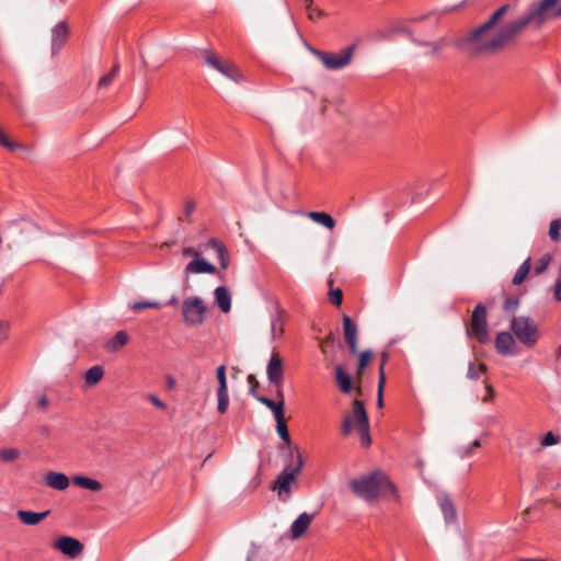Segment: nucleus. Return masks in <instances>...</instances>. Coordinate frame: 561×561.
Returning a JSON list of instances; mask_svg holds the SVG:
<instances>
[{
  "label": "nucleus",
  "mask_w": 561,
  "mask_h": 561,
  "mask_svg": "<svg viewBox=\"0 0 561 561\" xmlns=\"http://www.w3.org/2000/svg\"><path fill=\"white\" fill-rule=\"evenodd\" d=\"M557 0H536L530 3L527 12L499 30L497 23L510 11L511 5L504 4L490 16L488 21L472 30L467 36L455 42L457 47L466 49L472 56L494 54L502 50L528 26L540 28L551 22L552 18L561 14Z\"/></svg>",
  "instance_id": "obj_1"
},
{
  "label": "nucleus",
  "mask_w": 561,
  "mask_h": 561,
  "mask_svg": "<svg viewBox=\"0 0 561 561\" xmlns=\"http://www.w3.org/2000/svg\"><path fill=\"white\" fill-rule=\"evenodd\" d=\"M348 486L357 497L369 504L375 503L385 490L392 494L397 492L396 486L381 471H374L354 478L348 482Z\"/></svg>",
  "instance_id": "obj_2"
},
{
  "label": "nucleus",
  "mask_w": 561,
  "mask_h": 561,
  "mask_svg": "<svg viewBox=\"0 0 561 561\" xmlns=\"http://www.w3.org/2000/svg\"><path fill=\"white\" fill-rule=\"evenodd\" d=\"M37 227L34 222L20 219L11 222L7 229L0 233V243H7L9 249L21 245L31 240L36 233Z\"/></svg>",
  "instance_id": "obj_3"
},
{
  "label": "nucleus",
  "mask_w": 561,
  "mask_h": 561,
  "mask_svg": "<svg viewBox=\"0 0 561 561\" xmlns=\"http://www.w3.org/2000/svg\"><path fill=\"white\" fill-rule=\"evenodd\" d=\"M297 459L294 462V458L290 462L285 466L284 470L277 477L274 482V490L277 491V495L282 501H287L291 493V485L296 484L297 477L301 472L304 462L299 449L295 448Z\"/></svg>",
  "instance_id": "obj_4"
},
{
  "label": "nucleus",
  "mask_w": 561,
  "mask_h": 561,
  "mask_svg": "<svg viewBox=\"0 0 561 561\" xmlns=\"http://www.w3.org/2000/svg\"><path fill=\"white\" fill-rule=\"evenodd\" d=\"M510 329L513 335L526 347H533L538 342V325L530 317L513 316Z\"/></svg>",
  "instance_id": "obj_5"
},
{
  "label": "nucleus",
  "mask_w": 561,
  "mask_h": 561,
  "mask_svg": "<svg viewBox=\"0 0 561 561\" xmlns=\"http://www.w3.org/2000/svg\"><path fill=\"white\" fill-rule=\"evenodd\" d=\"M308 49L329 70H341L348 66L355 53V45L341 49L339 53L322 51L308 46Z\"/></svg>",
  "instance_id": "obj_6"
},
{
  "label": "nucleus",
  "mask_w": 561,
  "mask_h": 561,
  "mask_svg": "<svg viewBox=\"0 0 561 561\" xmlns=\"http://www.w3.org/2000/svg\"><path fill=\"white\" fill-rule=\"evenodd\" d=\"M181 311L186 325L198 327L204 322L208 307L201 297L191 296L182 301Z\"/></svg>",
  "instance_id": "obj_7"
},
{
  "label": "nucleus",
  "mask_w": 561,
  "mask_h": 561,
  "mask_svg": "<svg viewBox=\"0 0 561 561\" xmlns=\"http://www.w3.org/2000/svg\"><path fill=\"white\" fill-rule=\"evenodd\" d=\"M392 34H403L407 35L410 41L416 46L426 47L427 51L424 53L425 57L435 58L437 57L444 47L448 45V41L446 37H439L435 41H426L414 34L412 30L407 27L403 24H397L391 27Z\"/></svg>",
  "instance_id": "obj_8"
},
{
  "label": "nucleus",
  "mask_w": 561,
  "mask_h": 561,
  "mask_svg": "<svg viewBox=\"0 0 561 561\" xmlns=\"http://www.w3.org/2000/svg\"><path fill=\"white\" fill-rule=\"evenodd\" d=\"M467 333L480 343H485L489 340L486 308L482 304L474 307Z\"/></svg>",
  "instance_id": "obj_9"
},
{
  "label": "nucleus",
  "mask_w": 561,
  "mask_h": 561,
  "mask_svg": "<svg viewBox=\"0 0 561 561\" xmlns=\"http://www.w3.org/2000/svg\"><path fill=\"white\" fill-rule=\"evenodd\" d=\"M369 424L365 404L362 400H354L352 403V414L345 415L342 423V434L347 436L353 428Z\"/></svg>",
  "instance_id": "obj_10"
},
{
  "label": "nucleus",
  "mask_w": 561,
  "mask_h": 561,
  "mask_svg": "<svg viewBox=\"0 0 561 561\" xmlns=\"http://www.w3.org/2000/svg\"><path fill=\"white\" fill-rule=\"evenodd\" d=\"M205 61L209 67L216 69L230 80L234 82L242 80V75L233 64L222 62L214 53H208Z\"/></svg>",
  "instance_id": "obj_11"
},
{
  "label": "nucleus",
  "mask_w": 561,
  "mask_h": 561,
  "mask_svg": "<svg viewBox=\"0 0 561 561\" xmlns=\"http://www.w3.org/2000/svg\"><path fill=\"white\" fill-rule=\"evenodd\" d=\"M54 548L65 556L75 559L83 551V545L76 538L62 536L54 542Z\"/></svg>",
  "instance_id": "obj_12"
},
{
  "label": "nucleus",
  "mask_w": 561,
  "mask_h": 561,
  "mask_svg": "<svg viewBox=\"0 0 561 561\" xmlns=\"http://www.w3.org/2000/svg\"><path fill=\"white\" fill-rule=\"evenodd\" d=\"M266 375L268 381L278 388L283 385L284 370H283V358L276 352H273L266 367Z\"/></svg>",
  "instance_id": "obj_13"
},
{
  "label": "nucleus",
  "mask_w": 561,
  "mask_h": 561,
  "mask_svg": "<svg viewBox=\"0 0 561 561\" xmlns=\"http://www.w3.org/2000/svg\"><path fill=\"white\" fill-rule=\"evenodd\" d=\"M335 382L339 389L345 394L351 393L353 390H355L357 396L363 394L360 382L355 380L356 386H353L351 376L345 371L342 365L335 366Z\"/></svg>",
  "instance_id": "obj_14"
},
{
  "label": "nucleus",
  "mask_w": 561,
  "mask_h": 561,
  "mask_svg": "<svg viewBox=\"0 0 561 561\" xmlns=\"http://www.w3.org/2000/svg\"><path fill=\"white\" fill-rule=\"evenodd\" d=\"M217 379H218L217 411L219 413H225L229 405V394H228V386H227V378H226V367L224 365H220L217 368Z\"/></svg>",
  "instance_id": "obj_15"
},
{
  "label": "nucleus",
  "mask_w": 561,
  "mask_h": 561,
  "mask_svg": "<svg viewBox=\"0 0 561 561\" xmlns=\"http://www.w3.org/2000/svg\"><path fill=\"white\" fill-rule=\"evenodd\" d=\"M343 332L345 342L348 345L350 352L352 354L358 353L357 345V327L348 316L343 317Z\"/></svg>",
  "instance_id": "obj_16"
},
{
  "label": "nucleus",
  "mask_w": 561,
  "mask_h": 561,
  "mask_svg": "<svg viewBox=\"0 0 561 561\" xmlns=\"http://www.w3.org/2000/svg\"><path fill=\"white\" fill-rule=\"evenodd\" d=\"M69 35V28L65 22H59L51 30V56L59 53Z\"/></svg>",
  "instance_id": "obj_17"
},
{
  "label": "nucleus",
  "mask_w": 561,
  "mask_h": 561,
  "mask_svg": "<svg viewBox=\"0 0 561 561\" xmlns=\"http://www.w3.org/2000/svg\"><path fill=\"white\" fill-rule=\"evenodd\" d=\"M495 348L502 355H515L516 342L513 333L500 332L495 339Z\"/></svg>",
  "instance_id": "obj_18"
},
{
  "label": "nucleus",
  "mask_w": 561,
  "mask_h": 561,
  "mask_svg": "<svg viewBox=\"0 0 561 561\" xmlns=\"http://www.w3.org/2000/svg\"><path fill=\"white\" fill-rule=\"evenodd\" d=\"M214 274L216 273V266L208 263L206 260L198 257H195L192 260L184 270V274L187 277L190 274Z\"/></svg>",
  "instance_id": "obj_19"
},
{
  "label": "nucleus",
  "mask_w": 561,
  "mask_h": 561,
  "mask_svg": "<svg viewBox=\"0 0 561 561\" xmlns=\"http://www.w3.org/2000/svg\"><path fill=\"white\" fill-rule=\"evenodd\" d=\"M44 482L51 489L65 491L70 484L69 478L61 472L48 471L44 477Z\"/></svg>",
  "instance_id": "obj_20"
},
{
  "label": "nucleus",
  "mask_w": 561,
  "mask_h": 561,
  "mask_svg": "<svg viewBox=\"0 0 561 561\" xmlns=\"http://www.w3.org/2000/svg\"><path fill=\"white\" fill-rule=\"evenodd\" d=\"M276 432L278 436L284 440L285 445L280 447V450L286 451L289 459L294 458V450L290 449V435L287 428L285 416L276 419Z\"/></svg>",
  "instance_id": "obj_21"
},
{
  "label": "nucleus",
  "mask_w": 561,
  "mask_h": 561,
  "mask_svg": "<svg viewBox=\"0 0 561 561\" xmlns=\"http://www.w3.org/2000/svg\"><path fill=\"white\" fill-rule=\"evenodd\" d=\"M313 516V514L302 513L294 520L290 527L293 539H298L305 534L310 526Z\"/></svg>",
  "instance_id": "obj_22"
},
{
  "label": "nucleus",
  "mask_w": 561,
  "mask_h": 561,
  "mask_svg": "<svg viewBox=\"0 0 561 561\" xmlns=\"http://www.w3.org/2000/svg\"><path fill=\"white\" fill-rule=\"evenodd\" d=\"M301 214L304 216L308 217L309 219H311L313 222H316L318 225H321V226L325 227L329 230H333L335 228V220L328 213H323V211H305V213H301Z\"/></svg>",
  "instance_id": "obj_23"
},
{
  "label": "nucleus",
  "mask_w": 561,
  "mask_h": 561,
  "mask_svg": "<svg viewBox=\"0 0 561 561\" xmlns=\"http://www.w3.org/2000/svg\"><path fill=\"white\" fill-rule=\"evenodd\" d=\"M49 511L36 513L32 511L19 510L16 515L23 524L33 526L44 520L49 515Z\"/></svg>",
  "instance_id": "obj_24"
},
{
  "label": "nucleus",
  "mask_w": 561,
  "mask_h": 561,
  "mask_svg": "<svg viewBox=\"0 0 561 561\" xmlns=\"http://www.w3.org/2000/svg\"><path fill=\"white\" fill-rule=\"evenodd\" d=\"M215 300L220 310L225 313L229 312L231 310V295L229 290L224 287L219 286L215 289Z\"/></svg>",
  "instance_id": "obj_25"
},
{
  "label": "nucleus",
  "mask_w": 561,
  "mask_h": 561,
  "mask_svg": "<svg viewBox=\"0 0 561 561\" xmlns=\"http://www.w3.org/2000/svg\"><path fill=\"white\" fill-rule=\"evenodd\" d=\"M438 504L447 523L455 522L457 519V512L454 503L447 495H439Z\"/></svg>",
  "instance_id": "obj_26"
},
{
  "label": "nucleus",
  "mask_w": 561,
  "mask_h": 561,
  "mask_svg": "<svg viewBox=\"0 0 561 561\" xmlns=\"http://www.w3.org/2000/svg\"><path fill=\"white\" fill-rule=\"evenodd\" d=\"M207 247L215 250L219 260L220 266L227 268L229 265L228 250L222 242L213 238L207 242Z\"/></svg>",
  "instance_id": "obj_27"
},
{
  "label": "nucleus",
  "mask_w": 561,
  "mask_h": 561,
  "mask_svg": "<svg viewBox=\"0 0 561 561\" xmlns=\"http://www.w3.org/2000/svg\"><path fill=\"white\" fill-rule=\"evenodd\" d=\"M128 341H129V336H128L127 332L118 331L110 341L106 342L105 348L108 352L114 353V352L119 351L122 347H124L128 343Z\"/></svg>",
  "instance_id": "obj_28"
},
{
  "label": "nucleus",
  "mask_w": 561,
  "mask_h": 561,
  "mask_svg": "<svg viewBox=\"0 0 561 561\" xmlns=\"http://www.w3.org/2000/svg\"><path fill=\"white\" fill-rule=\"evenodd\" d=\"M72 482L75 485L93 491L99 492L102 490V484L98 480L91 479L84 476H75L72 478Z\"/></svg>",
  "instance_id": "obj_29"
},
{
  "label": "nucleus",
  "mask_w": 561,
  "mask_h": 561,
  "mask_svg": "<svg viewBox=\"0 0 561 561\" xmlns=\"http://www.w3.org/2000/svg\"><path fill=\"white\" fill-rule=\"evenodd\" d=\"M255 400H257L260 403L264 404L267 409H270L275 420L284 416V403L278 401H273L266 397L263 396H255Z\"/></svg>",
  "instance_id": "obj_30"
},
{
  "label": "nucleus",
  "mask_w": 561,
  "mask_h": 561,
  "mask_svg": "<svg viewBox=\"0 0 561 561\" xmlns=\"http://www.w3.org/2000/svg\"><path fill=\"white\" fill-rule=\"evenodd\" d=\"M373 357H374V353L370 350H366L358 354V365H357V371H356V376H355L356 381L362 382L364 370L370 364Z\"/></svg>",
  "instance_id": "obj_31"
},
{
  "label": "nucleus",
  "mask_w": 561,
  "mask_h": 561,
  "mask_svg": "<svg viewBox=\"0 0 561 561\" xmlns=\"http://www.w3.org/2000/svg\"><path fill=\"white\" fill-rule=\"evenodd\" d=\"M104 370L101 366H93L89 368L84 376L85 385L91 387L96 385L103 377Z\"/></svg>",
  "instance_id": "obj_32"
},
{
  "label": "nucleus",
  "mask_w": 561,
  "mask_h": 561,
  "mask_svg": "<svg viewBox=\"0 0 561 561\" xmlns=\"http://www.w3.org/2000/svg\"><path fill=\"white\" fill-rule=\"evenodd\" d=\"M284 310L279 307L276 308V316L272 319V334L275 339L284 332Z\"/></svg>",
  "instance_id": "obj_33"
},
{
  "label": "nucleus",
  "mask_w": 561,
  "mask_h": 561,
  "mask_svg": "<svg viewBox=\"0 0 561 561\" xmlns=\"http://www.w3.org/2000/svg\"><path fill=\"white\" fill-rule=\"evenodd\" d=\"M486 371V365L483 363L470 362L467 370V378L470 380H478L481 374Z\"/></svg>",
  "instance_id": "obj_34"
},
{
  "label": "nucleus",
  "mask_w": 561,
  "mask_h": 561,
  "mask_svg": "<svg viewBox=\"0 0 561 561\" xmlns=\"http://www.w3.org/2000/svg\"><path fill=\"white\" fill-rule=\"evenodd\" d=\"M0 146L8 149L9 151H16V150L25 149V147L22 144L14 141L1 128H0Z\"/></svg>",
  "instance_id": "obj_35"
},
{
  "label": "nucleus",
  "mask_w": 561,
  "mask_h": 561,
  "mask_svg": "<svg viewBox=\"0 0 561 561\" xmlns=\"http://www.w3.org/2000/svg\"><path fill=\"white\" fill-rule=\"evenodd\" d=\"M530 267H531L530 259L525 260L523 262V264L516 271V273H515V275L513 277L512 283L514 285H520L525 280L527 275L529 274Z\"/></svg>",
  "instance_id": "obj_36"
},
{
  "label": "nucleus",
  "mask_w": 561,
  "mask_h": 561,
  "mask_svg": "<svg viewBox=\"0 0 561 561\" xmlns=\"http://www.w3.org/2000/svg\"><path fill=\"white\" fill-rule=\"evenodd\" d=\"M463 3L465 2H461V3L453 5V7L444 8L442 10H439V11H433V12H430V13H427L425 15L415 16V18L411 19V21L412 22H422V21H424L425 19H427L428 16H431L433 14H437L438 18H440L444 14H448V13H451V12H455V11L459 10L460 8L463 7Z\"/></svg>",
  "instance_id": "obj_37"
},
{
  "label": "nucleus",
  "mask_w": 561,
  "mask_h": 561,
  "mask_svg": "<svg viewBox=\"0 0 561 561\" xmlns=\"http://www.w3.org/2000/svg\"><path fill=\"white\" fill-rule=\"evenodd\" d=\"M119 72V65L116 62L114 64L112 70L106 73L105 76L101 77L99 82H98V88L99 89H105L107 87H110L112 84V82L114 81V79L116 78V76L118 75Z\"/></svg>",
  "instance_id": "obj_38"
},
{
  "label": "nucleus",
  "mask_w": 561,
  "mask_h": 561,
  "mask_svg": "<svg viewBox=\"0 0 561 561\" xmlns=\"http://www.w3.org/2000/svg\"><path fill=\"white\" fill-rule=\"evenodd\" d=\"M20 457V451L16 448L0 449V459L4 462H11Z\"/></svg>",
  "instance_id": "obj_39"
},
{
  "label": "nucleus",
  "mask_w": 561,
  "mask_h": 561,
  "mask_svg": "<svg viewBox=\"0 0 561 561\" xmlns=\"http://www.w3.org/2000/svg\"><path fill=\"white\" fill-rule=\"evenodd\" d=\"M162 304L160 301H141L129 304V308L134 311H140L147 308L160 309Z\"/></svg>",
  "instance_id": "obj_40"
},
{
  "label": "nucleus",
  "mask_w": 561,
  "mask_h": 561,
  "mask_svg": "<svg viewBox=\"0 0 561 561\" xmlns=\"http://www.w3.org/2000/svg\"><path fill=\"white\" fill-rule=\"evenodd\" d=\"M561 231V219H553L549 226V237L552 241H558L560 239Z\"/></svg>",
  "instance_id": "obj_41"
},
{
  "label": "nucleus",
  "mask_w": 561,
  "mask_h": 561,
  "mask_svg": "<svg viewBox=\"0 0 561 561\" xmlns=\"http://www.w3.org/2000/svg\"><path fill=\"white\" fill-rule=\"evenodd\" d=\"M386 385V374L381 371L380 378L378 380V389H377V407H383V390Z\"/></svg>",
  "instance_id": "obj_42"
},
{
  "label": "nucleus",
  "mask_w": 561,
  "mask_h": 561,
  "mask_svg": "<svg viewBox=\"0 0 561 561\" xmlns=\"http://www.w3.org/2000/svg\"><path fill=\"white\" fill-rule=\"evenodd\" d=\"M356 430L358 431L362 445L368 447L371 444V438L369 435V424H366L365 426H359Z\"/></svg>",
  "instance_id": "obj_43"
},
{
  "label": "nucleus",
  "mask_w": 561,
  "mask_h": 561,
  "mask_svg": "<svg viewBox=\"0 0 561 561\" xmlns=\"http://www.w3.org/2000/svg\"><path fill=\"white\" fill-rule=\"evenodd\" d=\"M550 261H551L550 254H545L543 256H541L535 266V273L541 274L542 272H545L547 270V267L549 266Z\"/></svg>",
  "instance_id": "obj_44"
},
{
  "label": "nucleus",
  "mask_w": 561,
  "mask_h": 561,
  "mask_svg": "<svg viewBox=\"0 0 561 561\" xmlns=\"http://www.w3.org/2000/svg\"><path fill=\"white\" fill-rule=\"evenodd\" d=\"M330 301L335 306H341L343 300V293L341 289H332L329 293Z\"/></svg>",
  "instance_id": "obj_45"
},
{
  "label": "nucleus",
  "mask_w": 561,
  "mask_h": 561,
  "mask_svg": "<svg viewBox=\"0 0 561 561\" xmlns=\"http://www.w3.org/2000/svg\"><path fill=\"white\" fill-rule=\"evenodd\" d=\"M248 383L250 385V394L255 399V396H259L256 393V389L259 388L260 383L255 377V375L250 374L247 378Z\"/></svg>",
  "instance_id": "obj_46"
},
{
  "label": "nucleus",
  "mask_w": 561,
  "mask_h": 561,
  "mask_svg": "<svg viewBox=\"0 0 561 561\" xmlns=\"http://www.w3.org/2000/svg\"><path fill=\"white\" fill-rule=\"evenodd\" d=\"M519 305V300L515 298H507L504 302V310L510 313H515L517 307Z\"/></svg>",
  "instance_id": "obj_47"
},
{
  "label": "nucleus",
  "mask_w": 561,
  "mask_h": 561,
  "mask_svg": "<svg viewBox=\"0 0 561 561\" xmlns=\"http://www.w3.org/2000/svg\"><path fill=\"white\" fill-rule=\"evenodd\" d=\"M147 399L154 405L157 407L158 409H161V410H165L167 409V404L161 401L158 397H156L154 394H151L149 393L147 396Z\"/></svg>",
  "instance_id": "obj_48"
},
{
  "label": "nucleus",
  "mask_w": 561,
  "mask_h": 561,
  "mask_svg": "<svg viewBox=\"0 0 561 561\" xmlns=\"http://www.w3.org/2000/svg\"><path fill=\"white\" fill-rule=\"evenodd\" d=\"M558 437L551 432L547 433L541 442L542 446H551L558 443Z\"/></svg>",
  "instance_id": "obj_49"
},
{
  "label": "nucleus",
  "mask_w": 561,
  "mask_h": 561,
  "mask_svg": "<svg viewBox=\"0 0 561 561\" xmlns=\"http://www.w3.org/2000/svg\"><path fill=\"white\" fill-rule=\"evenodd\" d=\"M196 205L194 201H187L185 205V218L192 222V213L194 211Z\"/></svg>",
  "instance_id": "obj_50"
},
{
  "label": "nucleus",
  "mask_w": 561,
  "mask_h": 561,
  "mask_svg": "<svg viewBox=\"0 0 561 561\" xmlns=\"http://www.w3.org/2000/svg\"><path fill=\"white\" fill-rule=\"evenodd\" d=\"M302 2L308 12V18L310 20H313V7H312L313 1L312 0H302Z\"/></svg>",
  "instance_id": "obj_51"
},
{
  "label": "nucleus",
  "mask_w": 561,
  "mask_h": 561,
  "mask_svg": "<svg viewBox=\"0 0 561 561\" xmlns=\"http://www.w3.org/2000/svg\"><path fill=\"white\" fill-rule=\"evenodd\" d=\"M553 295L558 301H561V277L554 284Z\"/></svg>",
  "instance_id": "obj_52"
},
{
  "label": "nucleus",
  "mask_w": 561,
  "mask_h": 561,
  "mask_svg": "<svg viewBox=\"0 0 561 561\" xmlns=\"http://www.w3.org/2000/svg\"><path fill=\"white\" fill-rule=\"evenodd\" d=\"M183 255L194 256V259H195V257H198L199 252L195 248L188 247V248L183 249Z\"/></svg>",
  "instance_id": "obj_53"
},
{
  "label": "nucleus",
  "mask_w": 561,
  "mask_h": 561,
  "mask_svg": "<svg viewBox=\"0 0 561 561\" xmlns=\"http://www.w3.org/2000/svg\"><path fill=\"white\" fill-rule=\"evenodd\" d=\"M485 391H486V394L483 398V401L488 402V401L493 399V397H494V389H493V387L491 385L486 383L485 385Z\"/></svg>",
  "instance_id": "obj_54"
},
{
  "label": "nucleus",
  "mask_w": 561,
  "mask_h": 561,
  "mask_svg": "<svg viewBox=\"0 0 561 561\" xmlns=\"http://www.w3.org/2000/svg\"><path fill=\"white\" fill-rule=\"evenodd\" d=\"M388 358H389V354L387 352H383L381 354V363H380V366L378 369V379L380 378L381 369H382V373H385V365H386Z\"/></svg>",
  "instance_id": "obj_55"
},
{
  "label": "nucleus",
  "mask_w": 561,
  "mask_h": 561,
  "mask_svg": "<svg viewBox=\"0 0 561 561\" xmlns=\"http://www.w3.org/2000/svg\"><path fill=\"white\" fill-rule=\"evenodd\" d=\"M8 335V324L0 320V342H2Z\"/></svg>",
  "instance_id": "obj_56"
},
{
  "label": "nucleus",
  "mask_w": 561,
  "mask_h": 561,
  "mask_svg": "<svg viewBox=\"0 0 561 561\" xmlns=\"http://www.w3.org/2000/svg\"><path fill=\"white\" fill-rule=\"evenodd\" d=\"M37 404L39 408L42 409H46L49 404V400L46 396H42L38 401H37Z\"/></svg>",
  "instance_id": "obj_57"
},
{
  "label": "nucleus",
  "mask_w": 561,
  "mask_h": 561,
  "mask_svg": "<svg viewBox=\"0 0 561 561\" xmlns=\"http://www.w3.org/2000/svg\"><path fill=\"white\" fill-rule=\"evenodd\" d=\"M276 397L278 399L277 400L278 402H283L285 404L284 392H283L282 386L276 388Z\"/></svg>",
  "instance_id": "obj_58"
},
{
  "label": "nucleus",
  "mask_w": 561,
  "mask_h": 561,
  "mask_svg": "<svg viewBox=\"0 0 561 561\" xmlns=\"http://www.w3.org/2000/svg\"><path fill=\"white\" fill-rule=\"evenodd\" d=\"M323 15H324V12L322 10L313 8V20L312 21L320 19Z\"/></svg>",
  "instance_id": "obj_59"
},
{
  "label": "nucleus",
  "mask_w": 561,
  "mask_h": 561,
  "mask_svg": "<svg viewBox=\"0 0 561 561\" xmlns=\"http://www.w3.org/2000/svg\"><path fill=\"white\" fill-rule=\"evenodd\" d=\"M324 344H328V343H334L335 342V336L333 333H330L323 341H322Z\"/></svg>",
  "instance_id": "obj_60"
},
{
  "label": "nucleus",
  "mask_w": 561,
  "mask_h": 561,
  "mask_svg": "<svg viewBox=\"0 0 561 561\" xmlns=\"http://www.w3.org/2000/svg\"><path fill=\"white\" fill-rule=\"evenodd\" d=\"M167 385H168V388H174L175 379L172 376H168Z\"/></svg>",
  "instance_id": "obj_61"
},
{
  "label": "nucleus",
  "mask_w": 561,
  "mask_h": 561,
  "mask_svg": "<svg viewBox=\"0 0 561 561\" xmlns=\"http://www.w3.org/2000/svg\"><path fill=\"white\" fill-rule=\"evenodd\" d=\"M480 446H481L480 440H479V439H476V440L472 443V445H471L470 449H469V450H467V455H469L473 448H479Z\"/></svg>",
  "instance_id": "obj_62"
},
{
  "label": "nucleus",
  "mask_w": 561,
  "mask_h": 561,
  "mask_svg": "<svg viewBox=\"0 0 561 561\" xmlns=\"http://www.w3.org/2000/svg\"><path fill=\"white\" fill-rule=\"evenodd\" d=\"M529 508H526L523 513H522V518L524 522L527 520V517H528V514H529Z\"/></svg>",
  "instance_id": "obj_63"
},
{
  "label": "nucleus",
  "mask_w": 561,
  "mask_h": 561,
  "mask_svg": "<svg viewBox=\"0 0 561 561\" xmlns=\"http://www.w3.org/2000/svg\"><path fill=\"white\" fill-rule=\"evenodd\" d=\"M518 561H548V560H545V559H520Z\"/></svg>",
  "instance_id": "obj_64"
}]
</instances>
